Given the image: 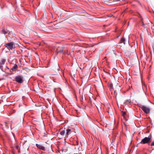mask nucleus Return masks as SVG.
<instances>
[{"label":"nucleus","mask_w":154,"mask_h":154,"mask_svg":"<svg viewBox=\"0 0 154 154\" xmlns=\"http://www.w3.org/2000/svg\"><path fill=\"white\" fill-rule=\"evenodd\" d=\"M152 136L151 134L148 137H145L143 139L140 143L142 144H148L149 145L150 143L152 142Z\"/></svg>","instance_id":"1"},{"label":"nucleus","mask_w":154,"mask_h":154,"mask_svg":"<svg viewBox=\"0 0 154 154\" xmlns=\"http://www.w3.org/2000/svg\"><path fill=\"white\" fill-rule=\"evenodd\" d=\"M15 81L19 84L22 83L24 81L23 76L22 75H18L15 77Z\"/></svg>","instance_id":"2"},{"label":"nucleus","mask_w":154,"mask_h":154,"mask_svg":"<svg viewBox=\"0 0 154 154\" xmlns=\"http://www.w3.org/2000/svg\"><path fill=\"white\" fill-rule=\"evenodd\" d=\"M5 47L9 50H12L15 47V43L14 42L8 43L5 44Z\"/></svg>","instance_id":"3"},{"label":"nucleus","mask_w":154,"mask_h":154,"mask_svg":"<svg viewBox=\"0 0 154 154\" xmlns=\"http://www.w3.org/2000/svg\"><path fill=\"white\" fill-rule=\"evenodd\" d=\"M140 107L146 113L148 114L149 113L150 109L149 107L144 106H141Z\"/></svg>","instance_id":"4"},{"label":"nucleus","mask_w":154,"mask_h":154,"mask_svg":"<svg viewBox=\"0 0 154 154\" xmlns=\"http://www.w3.org/2000/svg\"><path fill=\"white\" fill-rule=\"evenodd\" d=\"M2 70L8 73L9 74H11L12 73V72L10 71L9 68L6 66H5V68H3V69Z\"/></svg>","instance_id":"5"},{"label":"nucleus","mask_w":154,"mask_h":154,"mask_svg":"<svg viewBox=\"0 0 154 154\" xmlns=\"http://www.w3.org/2000/svg\"><path fill=\"white\" fill-rule=\"evenodd\" d=\"M6 61V60L4 59H2L0 62V69L2 70H3V67L2 66L3 65H4Z\"/></svg>","instance_id":"6"},{"label":"nucleus","mask_w":154,"mask_h":154,"mask_svg":"<svg viewBox=\"0 0 154 154\" xmlns=\"http://www.w3.org/2000/svg\"><path fill=\"white\" fill-rule=\"evenodd\" d=\"M36 146L39 149L42 150H45V147L42 146V145L38 144H36Z\"/></svg>","instance_id":"7"},{"label":"nucleus","mask_w":154,"mask_h":154,"mask_svg":"<svg viewBox=\"0 0 154 154\" xmlns=\"http://www.w3.org/2000/svg\"><path fill=\"white\" fill-rule=\"evenodd\" d=\"M1 33L5 35L6 34H9L10 32L7 29H2L1 31Z\"/></svg>","instance_id":"8"},{"label":"nucleus","mask_w":154,"mask_h":154,"mask_svg":"<svg viewBox=\"0 0 154 154\" xmlns=\"http://www.w3.org/2000/svg\"><path fill=\"white\" fill-rule=\"evenodd\" d=\"M72 129L71 128H69L67 129L66 130V135L67 136V137L70 134V132L72 131Z\"/></svg>","instance_id":"9"},{"label":"nucleus","mask_w":154,"mask_h":154,"mask_svg":"<svg viewBox=\"0 0 154 154\" xmlns=\"http://www.w3.org/2000/svg\"><path fill=\"white\" fill-rule=\"evenodd\" d=\"M18 68L17 65L15 64L14 66L11 68V69L13 71H15Z\"/></svg>","instance_id":"10"},{"label":"nucleus","mask_w":154,"mask_h":154,"mask_svg":"<svg viewBox=\"0 0 154 154\" xmlns=\"http://www.w3.org/2000/svg\"><path fill=\"white\" fill-rule=\"evenodd\" d=\"M125 38H124V37H123L122 38H121L120 42L119 43V44L123 43L124 44H125Z\"/></svg>","instance_id":"11"},{"label":"nucleus","mask_w":154,"mask_h":154,"mask_svg":"<svg viewBox=\"0 0 154 154\" xmlns=\"http://www.w3.org/2000/svg\"><path fill=\"white\" fill-rule=\"evenodd\" d=\"M131 101L130 100H126L124 103V104L125 105H128L131 103Z\"/></svg>","instance_id":"12"},{"label":"nucleus","mask_w":154,"mask_h":154,"mask_svg":"<svg viewBox=\"0 0 154 154\" xmlns=\"http://www.w3.org/2000/svg\"><path fill=\"white\" fill-rule=\"evenodd\" d=\"M59 27L58 26L57 24H55L54 25V26L53 27V29H58Z\"/></svg>","instance_id":"13"},{"label":"nucleus","mask_w":154,"mask_h":154,"mask_svg":"<svg viewBox=\"0 0 154 154\" xmlns=\"http://www.w3.org/2000/svg\"><path fill=\"white\" fill-rule=\"evenodd\" d=\"M17 143H16V144ZM16 148L18 150L19 152H20V149L19 146L17 145H16Z\"/></svg>","instance_id":"14"},{"label":"nucleus","mask_w":154,"mask_h":154,"mask_svg":"<svg viewBox=\"0 0 154 154\" xmlns=\"http://www.w3.org/2000/svg\"><path fill=\"white\" fill-rule=\"evenodd\" d=\"M152 143L150 145V146H151V148L152 149H154V148H153L152 147V146H154V140L152 141Z\"/></svg>","instance_id":"15"},{"label":"nucleus","mask_w":154,"mask_h":154,"mask_svg":"<svg viewBox=\"0 0 154 154\" xmlns=\"http://www.w3.org/2000/svg\"><path fill=\"white\" fill-rule=\"evenodd\" d=\"M65 133V131L64 130H63L62 131H61L60 134L62 135H63Z\"/></svg>","instance_id":"16"},{"label":"nucleus","mask_w":154,"mask_h":154,"mask_svg":"<svg viewBox=\"0 0 154 154\" xmlns=\"http://www.w3.org/2000/svg\"><path fill=\"white\" fill-rule=\"evenodd\" d=\"M141 22L142 23V26L143 27H144V25L146 24L144 23L143 18H141Z\"/></svg>","instance_id":"17"},{"label":"nucleus","mask_w":154,"mask_h":154,"mask_svg":"<svg viewBox=\"0 0 154 154\" xmlns=\"http://www.w3.org/2000/svg\"><path fill=\"white\" fill-rule=\"evenodd\" d=\"M63 48H61V49L59 50H58L57 52L58 53H62L63 51Z\"/></svg>","instance_id":"18"},{"label":"nucleus","mask_w":154,"mask_h":154,"mask_svg":"<svg viewBox=\"0 0 154 154\" xmlns=\"http://www.w3.org/2000/svg\"><path fill=\"white\" fill-rule=\"evenodd\" d=\"M5 125L6 127V128H9V126L8 125V124H7V123L6 122H5Z\"/></svg>","instance_id":"19"},{"label":"nucleus","mask_w":154,"mask_h":154,"mask_svg":"<svg viewBox=\"0 0 154 154\" xmlns=\"http://www.w3.org/2000/svg\"><path fill=\"white\" fill-rule=\"evenodd\" d=\"M108 112L109 113H110L111 114H112V112L111 111V109H110L109 108V110L108 111Z\"/></svg>","instance_id":"20"},{"label":"nucleus","mask_w":154,"mask_h":154,"mask_svg":"<svg viewBox=\"0 0 154 154\" xmlns=\"http://www.w3.org/2000/svg\"><path fill=\"white\" fill-rule=\"evenodd\" d=\"M122 116H124L126 115V112H122Z\"/></svg>","instance_id":"21"},{"label":"nucleus","mask_w":154,"mask_h":154,"mask_svg":"<svg viewBox=\"0 0 154 154\" xmlns=\"http://www.w3.org/2000/svg\"><path fill=\"white\" fill-rule=\"evenodd\" d=\"M109 86H110V88H112V85L111 84H109Z\"/></svg>","instance_id":"22"},{"label":"nucleus","mask_w":154,"mask_h":154,"mask_svg":"<svg viewBox=\"0 0 154 154\" xmlns=\"http://www.w3.org/2000/svg\"><path fill=\"white\" fill-rule=\"evenodd\" d=\"M67 150H68V149L67 148H66V149H63V150L65 152L67 151Z\"/></svg>","instance_id":"23"},{"label":"nucleus","mask_w":154,"mask_h":154,"mask_svg":"<svg viewBox=\"0 0 154 154\" xmlns=\"http://www.w3.org/2000/svg\"><path fill=\"white\" fill-rule=\"evenodd\" d=\"M41 134H42V135L43 136H46V135H43V133H42Z\"/></svg>","instance_id":"24"},{"label":"nucleus","mask_w":154,"mask_h":154,"mask_svg":"<svg viewBox=\"0 0 154 154\" xmlns=\"http://www.w3.org/2000/svg\"><path fill=\"white\" fill-rule=\"evenodd\" d=\"M12 134H13V136H14V138L15 137V134H14L13 133H12Z\"/></svg>","instance_id":"25"},{"label":"nucleus","mask_w":154,"mask_h":154,"mask_svg":"<svg viewBox=\"0 0 154 154\" xmlns=\"http://www.w3.org/2000/svg\"><path fill=\"white\" fill-rule=\"evenodd\" d=\"M116 96H115V97L116 98Z\"/></svg>","instance_id":"26"},{"label":"nucleus","mask_w":154,"mask_h":154,"mask_svg":"<svg viewBox=\"0 0 154 154\" xmlns=\"http://www.w3.org/2000/svg\"><path fill=\"white\" fill-rule=\"evenodd\" d=\"M112 154H114V153H112Z\"/></svg>","instance_id":"27"},{"label":"nucleus","mask_w":154,"mask_h":154,"mask_svg":"<svg viewBox=\"0 0 154 154\" xmlns=\"http://www.w3.org/2000/svg\"><path fill=\"white\" fill-rule=\"evenodd\" d=\"M153 27H154V25H153Z\"/></svg>","instance_id":"28"}]
</instances>
